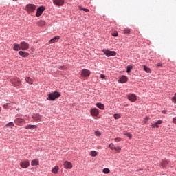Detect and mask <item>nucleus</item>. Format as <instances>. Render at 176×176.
Segmentation results:
<instances>
[{"instance_id": "a19ab883", "label": "nucleus", "mask_w": 176, "mask_h": 176, "mask_svg": "<svg viewBox=\"0 0 176 176\" xmlns=\"http://www.w3.org/2000/svg\"><path fill=\"white\" fill-rule=\"evenodd\" d=\"M114 150L119 153L120 151H122V148L120 147H116Z\"/></svg>"}, {"instance_id": "a878e982", "label": "nucleus", "mask_w": 176, "mask_h": 176, "mask_svg": "<svg viewBox=\"0 0 176 176\" xmlns=\"http://www.w3.org/2000/svg\"><path fill=\"white\" fill-rule=\"evenodd\" d=\"M96 107L99 108L100 109H104L105 106L102 103H97Z\"/></svg>"}, {"instance_id": "473e14b6", "label": "nucleus", "mask_w": 176, "mask_h": 176, "mask_svg": "<svg viewBox=\"0 0 176 176\" xmlns=\"http://www.w3.org/2000/svg\"><path fill=\"white\" fill-rule=\"evenodd\" d=\"M130 32H131V30H130L129 28H125V29L124 30V34H129Z\"/></svg>"}, {"instance_id": "412c9836", "label": "nucleus", "mask_w": 176, "mask_h": 176, "mask_svg": "<svg viewBox=\"0 0 176 176\" xmlns=\"http://www.w3.org/2000/svg\"><path fill=\"white\" fill-rule=\"evenodd\" d=\"M32 166H39V160L38 159L34 160L31 162Z\"/></svg>"}, {"instance_id": "5701e85b", "label": "nucleus", "mask_w": 176, "mask_h": 176, "mask_svg": "<svg viewBox=\"0 0 176 176\" xmlns=\"http://www.w3.org/2000/svg\"><path fill=\"white\" fill-rule=\"evenodd\" d=\"M58 166H56L52 169V173H53V174H57L58 173Z\"/></svg>"}, {"instance_id": "0eeeda50", "label": "nucleus", "mask_w": 176, "mask_h": 176, "mask_svg": "<svg viewBox=\"0 0 176 176\" xmlns=\"http://www.w3.org/2000/svg\"><path fill=\"white\" fill-rule=\"evenodd\" d=\"M43 12H45V6H40L37 9V12L36 13V17H39L40 16H42V13H43Z\"/></svg>"}, {"instance_id": "09e8293b", "label": "nucleus", "mask_w": 176, "mask_h": 176, "mask_svg": "<svg viewBox=\"0 0 176 176\" xmlns=\"http://www.w3.org/2000/svg\"><path fill=\"white\" fill-rule=\"evenodd\" d=\"M1 111H2V108L1 107H0V112H1Z\"/></svg>"}, {"instance_id": "a18cd8bd", "label": "nucleus", "mask_w": 176, "mask_h": 176, "mask_svg": "<svg viewBox=\"0 0 176 176\" xmlns=\"http://www.w3.org/2000/svg\"><path fill=\"white\" fill-rule=\"evenodd\" d=\"M100 78L102 79H105V75L104 74H100Z\"/></svg>"}, {"instance_id": "f257e3e1", "label": "nucleus", "mask_w": 176, "mask_h": 176, "mask_svg": "<svg viewBox=\"0 0 176 176\" xmlns=\"http://www.w3.org/2000/svg\"><path fill=\"white\" fill-rule=\"evenodd\" d=\"M61 96L60 93L57 91H54L53 93H50L48 94V97L47 98V100H50V101H54L56 98H58Z\"/></svg>"}, {"instance_id": "393cba45", "label": "nucleus", "mask_w": 176, "mask_h": 176, "mask_svg": "<svg viewBox=\"0 0 176 176\" xmlns=\"http://www.w3.org/2000/svg\"><path fill=\"white\" fill-rule=\"evenodd\" d=\"M123 134H124V135H126V137H128V138H129V140H131L133 138V135L129 132H123Z\"/></svg>"}, {"instance_id": "9d476101", "label": "nucleus", "mask_w": 176, "mask_h": 176, "mask_svg": "<svg viewBox=\"0 0 176 176\" xmlns=\"http://www.w3.org/2000/svg\"><path fill=\"white\" fill-rule=\"evenodd\" d=\"M128 99L129 101H131V102H135V101H137V96L134 94H129L128 95Z\"/></svg>"}, {"instance_id": "4be33fe9", "label": "nucleus", "mask_w": 176, "mask_h": 176, "mask_svg": "<svg viewBox=\"0 0 176 176\" xmlns=\"http://www.w3.org/2000/svg\"><path fill=\"white\" fill-rule=\"evenodd\" d=\"M45 24L46 23L42 20L38 21L37 22V25H38V27H43Z\"/></svg>"}, {"instance_id": "72a5a7b5", "label": "nucleus", "mask_w": 176, "mask_h": 176, "mask_svg": "<svg viewBox=\"0 0 176 176\" xmlns=\"http://www.w3.org/2000/svg\"><path fill=\"white\" fill-rule=\"evenodd\" d=\"M80 9L81 10H83L84 12H86L87 13L89 12H90V10H89V9H87V8H82V7H80Z\"/></svg>"}, {"instance_id": "2eb2a0df", "label": "nucleus", "mask_w": 176, "mask_h": 176, "mask_svg": "<svg viewBox=\"0 0 176 176\" xmlns=\"http://www.w3.org/2000/svg\"><path fill=\"white\" fill-rule=\"evenodd\" d=\"M64 0H53V3L56 5V6H63L64 5Z\"/></svg>"}, {"instance_id": "de8ad7c7", "label": "nucleus", "mask_w": 176, "mask_h": 176, "mask_svg": "<svg viewBox=\"0 0 176 176\" xmlns=\"http://www.w3.org/2000/svg\"><path fill=\"white\" fill-rule=\"evenodd\" d=\"M145 119H146V120H148V119H149V118L146 117Z\"/></svg>"}, {"instance_id": "cd10ccee", "label": "nucleus", "mask_w": 176, "mask_h": 176, "mask_svg": "<svg viewBox=\"0 0 176 176\" xmlns=\"http://www.w3.org/2000/svg\"><path fill=\"white\" fill-rule=\"evenodd\" d=\"M97 155H98V153L96 151H91L90 152V156H92V157H96V156H97Z\"/></svg>"}, {"instance_id": "f704fd0d", "label": "nucleus", "mask_w": 176, "mask_h": 176, "mask_svg": "<svg viewBox=\"0 0 176 176\" xmlns=\"http://www.w3.org/2000/svg\"><path fill=\"white\" fill-rule=\"evenodd\" d=\"M109 172H110L109 168H106L103 169V173L104 174H109Z\"/></svg>"}, {"instance_id": "7c9ffc66", "label": "nucleus", "mask_w": 176, "mask_h": 176, "mask_svg": "<svg viewBox=\"0 0 176 176\" xmlns=\"http://www.w3.org/2000/svg\"><path fill=\"white\" fill-rule=\"evenodd\" d=\"M109 146L110 149H111V151H114L116 148V146H115V144H113V143H111Z\"/></svg>"}, {"instance_id": "c85d7f7f", "label": "nucleus", "mask_w": 176, "mask_h": 176, "mask_svg": "<svg viewBox=\"0 0 176 176\" xmlns=\"http://www.w3.org/2000/svg\"><path fill=\"white\" fill-rule=\"evenodd\" d=\"M38 126H36V125H32V124H29L27 125L25 129H37Z\"/></svg>"}, {"instance_id": "6ab92c4d", "label": "nucleus", "mask_w": 176, "mask_h": 176, "mask_svg": "<svg viewBox=\"0 0 176 176\" xmlns=\"http://www.w3.org/2000/svg\"><path fill=\"white\" fill-rule=\"evenodd\" d=\"M58 39H60L59 36H54L53 38L50 40L49 43H55V42H58Z\"/></svg>"}, {"instance_id": "9b49d317", "label": "nucleus", "mask_w": 176, "mask_h": 176, "mask_svg": "<svg viewBox=\"0 0 176 176\" xmlns=\"http://www.w3.org/2000/svg\"><path fill=\"white\" fill-rule=\"evenodd\" d=\"M20 166L22 168H28V167H30V161H23L20 163Z\"/></svg>"}, {"instance_id": "f3484780", "label": "nucleus", "mask_w": 176, "mask_h": 176, "mask_svg": "<svg viewBox=\"0 0 176 176\" xmlns=\"http://www.w3.org/2000/svg\"><path fill=\"white\" fill-rule=\"evenodd\" d=\"M19 54L21 57H28V56H30V54L28 52H23V51H19Z\"/></svg>"}, {"instance_id": "f8f14e48", "label": "nucleus", "mask_w": 176, "mask_h": 176, "mask_svg": "<svg viewBox=\"0 0 176 176\" xmlns=\"http://www.w3.org/2000/svg\"><path fill=\"white\" fill-rule=\"evenodd\" d=\"M81 75L83 78H87V76H90V71L86 69H84L81 72Z\"/></svg>"}, {"instance_id": "e433bc0d", "label": "nucleus", "mask_w": 176, "mask_h": 176, "mask_svg": "<svg viewBox=\"0 0 176 176\" xmlns=\"http://www.w3.org/2000/svg\"><path fill=\"white\" fill-rule=\"evenodd\" d=\"M10 104V103H6V104H4L3 106V107L4 108V109H8Z\"/></svg>"}, {"instance_id": "aec40b11", "label": "nucleus", "mask_w": 176, "mask_h": 176, "mask_svg": "<svg viewBox=\"0 0 176 176\" xmlns=\"http://www.w3.org/2000/svg\"><path fill=\"white\" fill-rule=\"evenodd\" d=\"M162 123H163V121L158 120L157 122L152 124L153 129H155V127H156L157 129V127H159V124H162Z\"/></svg>"}, {"instance_id": "39448f33", "label": "nucleus", "mask_w": 176, "mask_h": 176, "mask_svg": "<svg viewBox=\"0 0 176 176\" xmlns=\"http://www.w3.org/2000/svg\"><path fill=\"white\" fill-rule=\"evenodd\" d=\"M21 50H28L30 49V44L25 41H22L20 43Z\"/></svg>"}, {"instance_id": "58836bf2", "label": "nucleus", "mask_w": 176, "mask_h": 176, "mask_svg": "<svg viewBox=\"0 0 176 176\" xmlns=\"http://www.w3.org/2000/svg\"><path fill=\"white\" fill-rule=\"evenodd\" d=\"M114 140L116 141V142H120V141H122V138H116L114 139Z\"/></svg>"}, {"instance_id": "7ed1b4c3", "label": "nucleus", "mask_w": 176, "mask_h": 176, "mask_svg": "<svg viewBox=\"0 0 176 176\" xmlns=\"http://www.w3.org/2000/svg\"><path fill=\"white\" fill-rule=\"evenodd\" d=\"M107 57H111V56H116V52L111 51L109 50L104 49L102 50Z\"/></svg>"}, {"instance_id": "bb28decb", "label": "nucleus", "mask_w": 176, "mask_h": 176, "mask_svg": "<svg viewBox=\"0 0 176 176\" xmlns=\"http://www.w3.org/2000/svg\"><path fill=\"white\" fill-rule=\"evenodd\" d=\"M25 81L27 83H29V85H32V83H34V80H32L30 77H26Z\"/></svg>"}, {"instance_id": "2f4dec72", "label": "nucleus", "mask_w": 176, "mask_h": 176, "mask_svg": "<svg viewBox=\"0 0 176 176\" xmlns=\"http://www.w3.org/2000/svg\"><path fill=\"white\" fill-rule=\"evenodd\" d=\"M131 69H133V66H128L126 69V72L128 74H130V72H131Z\"/></svg>"}, {"instance_id": "6e6552de", "label": "nucleus", "mask_w": 176, "mask_h": 176, "mask_svg": "<svg viewBox=\"0 0 176 176\" xmlns=\"http://www.w3.org/2000/svg\"><path fill=\"white\" fill-rule=\"evenodd\" d=\"M43 116H41L39 113H36L32 116V118L35 122H42Z\"/></svg>"}, {"instance_id": "20e7f679", "label": "nucleus", "mask_w": 176, "mask_h": 176, "mask_svg": "<svg viewBox=\"0 0 176 176\" xmlns=\"http://www.w3.org/2000/svg\"><path fill=\"white\" fill-rule=\"evenodd\" d=\"M10 82L12 83V85H13L14 86H21V81H20L19 78H13L10 80Z\"/></svg>"}, {"instance_id": "dca6fc26", "label": "nucleus", "mask_w": 176, "mask_h": 176, "mask_svg": "<svg viewBox=\"0 0 176 176\" xmlns=\"http://www.w3.org/2000/svg\"><path fill=\"white\" fill-rule=\"evenodd\" d=\"M13 49L14 50H15V52H19V50H21V44L14 43Z\"/></svg>"}, {"instance_id": "ea45409f", "label": "nucleus", "mask_w": 176, "mask_h": 176, "mask_svg": "<svg viewBox=\"0 0 176 176\" xmlns=\"http://www.w3.org/2000/svg\"><path fill=\"white\" fill-rule=\"evenodd\" d=\"M114 118L116 119H120V115L116 113V114H114Z\"/></svg>"}, {"instance_id": "79ce46f5", "label": "nucleus", "mask_w": 176, "mask_h": 176, "mask_svg": "<svg viewBox=\"0 0 176 176\" xmlns=\"http://www.w3.org/2000/svg\"><path fill=\"white\" fill-rule=\"evenodd\" d=\"M172 122L174 124H176V117L173 118Z\"/></svg>"}, {"instance_id": "c756f323", "label": "nucleus", "mask_w": 176, "mask_h": 176, "mask_svg": "<svg viewBox=\"0 0 176 176\" xmlns=\"http://www.w3.org/2000/svg\"><path fill=\"white\" fill-rule=\"evenodd\" d=\"M6 127H14V124L13 123V122H9L6 125Z\"/></svg>"}, {"instance_id": "1a4fd4ad", "label": "nucleus", "mask_w": 176, "mask_h": 176, "mask_svg": "<svg viewBox=\"0 0 176 176\" xmlns=\"http://www.w3.org/2000/svg\"><path fill=\"white\" fill-rule=\"evenodd\" d=\"M171 167V162L168 161H162L161 163V167L162 168H167L168 167Z\"/></svg>"}, {"instance_id": "8fccbe9b", "label": "nucleus", "mask_w": 176, "mask_h": 176, "mask_svg": "<svg viewBox=\"0 0 176 176\" xmlns=\"http://www.w3.org/2000/svg\"><path fill=\"white\" fill-rule=\"evenodd\" d=\"M13 1H17V0H13Z\"/></svg>"}, {"instance_id": "4c0bfd02", "label": "nucleus", "mask_w": 176, "mask_h": 176, "mask_svg": "<svg viewBox=\"0 0 176 176\" xmlns=\"http://www.w3.org/2000/svg\"><path fill=\"white\" fill-rule=\"evenodd\" d=\"M95 135H96V137H100V135H101V133L97 131L95 132Z\"/></svg>"}, {"instance_id": "4468645a", "label": "nucleus", "mask_w": 176, "mask_h": 176, "mask_svg": "<svg viewBox=\"0 0 176 176\" xmlns=\"http://www.w3.org/2000/svg\"><path fill=\"white\" fill-rule=\"evenodd\" d=\"M63 166L66 170H71V168H72V163L68 161H65L63 164Z\"/></svg>"}, {"instance_id": "f03ea898", "label": "nucleus", "mask_w": 176, "mask_h": 176, "mask_svg": "<svg viewBox=\"0 0 176 176\" xmlns=\"http://www.w3.org/2000/svg\"><path fill=\"white\" fill-rule=\"evenodd\" d=\"M35 9H36V6L34 4H28L25 6V10L27 12H30V13H32V12H35Z\"/></svg>"}, {"instance_id": "c9c22d12", "label": "nucleus", "mask_w": 176, "mask_h": 176, "mask_svg": "<svg viewBox=\"0 0 176 176\" xmlns=\"http://www.w3.org/2000/svg\"><path fill=\"white\" fill-rule=\"evenodd\" d=\"M172 101L174 104H176V93L175 94V96L172 97Z\"/></svg>"}, {"instance_id": "ddd939ff", "label": "nucleus", "mask_w": 176, "mask_h": 176, "mask_svg": "<svg viewBox=\"0 0 176 176\" xmlns=\"http://www.w3.org/2000/svg\"><path fill=\"white\" fill-rule=\"evenodd\" d=\"M90 113L92 116H98L100 115V111L96 108L91 109Z\"/></svg>"}, {"instance_id": "423d86ee", "label": "nucleus", "mask_w": 176, "mask_h": 176, "mask_svg": "<svg viewBox=\"0 0 176 176\" xmlns=\"http://www.w3.org/2000/svg\"><path fill=\"white\" fill-rule=\"evenodd\" d=\"M14 123L17 126H23V124H25V120L22 118H16L14 120Z\"/></svg>"}, {"instance_id": "b1692460", "label": "nucleus", "mask_w": 176, "mask_h": 176, "mask_svg": "<svg viewBox=\"0 0 176 176\" xmlns=\"http://www.w3.org/2000/svg\"><path fill=\"white\" fill-rule=\"evenodd\" d=\"M143 69L145 71V72H147V74H151V72H152L151 68L146 67V65L143 66Z\"/></svg>"}, {"instance_id": "37998d69", "label": "nucleus", "mask_w": 176, "mask_h": 176, "mask_svg": "<svg viewBox=\"0 0 176 176\" xmlns=\"http://www.w3.org/2000/svg\"><path fill=\"white\" fill-rule=\"evenodd\" d=\"M156 65H157V67H163V64H162L161 63H157Z\"/></svg>"}, {"instance_id": "49530a36", "label": "nucleus", "mask_w": 176, "mask_h": 176, "mask_svg": "<svg viewBox=\"0 0 176 176\" xmlns=\"http://www.w3.org/2000/svg\"><path fill=\"white\" fill-rule=\"evenodd\" d=\"M113 36H118V32H115L113 34Z\"/></svg>"}, {"instance_id": "c03bdc74", "label": "nucleus", "mask_w": 176, "mask_h": 176, "mask_svg": "<svg viewBox=\"0 0 176 176\" xmlns=\"http://www.w3.org/2000/svg\"><path fill=\"white\" fill-rule=\"evenodd\" d=\"M59 69H62V70L65 69V66H60V67H59Z\"/></svg>"}, {"instance_id": "a211bd4d", "label": "nucleus", "mask_w": 176, "mask_h": 176, "mask_svg": "<svg viewBox=\"0 0 176 176\" xmlns=\"http://www.w3.org/2000/svg\"><path fill=\"white\" fill-rule=\"evenodd\" d=\"M118 82L120 83H126V82H127V76H122L121 78H120Z\"/></svg>"}]
</instances>
